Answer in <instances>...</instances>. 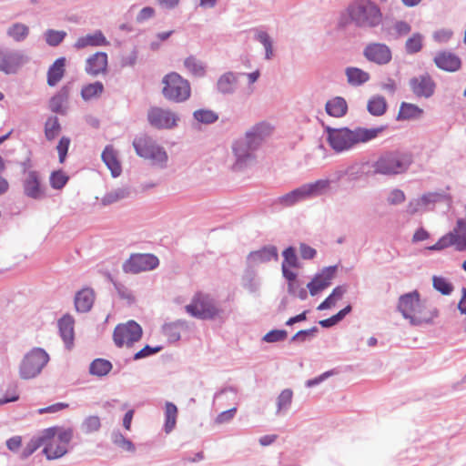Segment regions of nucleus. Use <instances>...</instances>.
<instances>
[{"mask_svg":"<svg viewBox=\"0 0 466 466\" xmlns=\"http://www.w3.org/2000/svg\"><path fill=\"white\" fill-rule=\"evenodd\" d=\"M107 45H109V42L107 41L103 32L101 30H96L91 34L78 37L74 44V48L76 50H81L88 46L100 47L106 46Z\"/></svg>","mask_w":466,"mask_h":466,"instance_id":"obj_25","label":"nucleus"},{"mask_svg":"<svg viewBox=\"0 0 466 466\" xmlns=\"http://www.w3.org/2000/svg\"><path fill=\"white\" fill-rule=\"evenodd\" d=\"M409 86L417 97L430 98L435 91V83L429 74H422L411 77Z\"/></svg>","mask_w":466,"mask_h":466,"instance_id":"obj_19","label":"nucleus"},{"mask_svg":"<svg viewBox=\"0 0 466 466\" xmlns=\"http://www.w3.org/2000/svg\"><path fill=\"white\" fill-rule=\"evenodd\" d=\"M325 110L333 117H342L347 114L348 104L341 96H335L326 103Z\"/></svg>","mask_w":466,"mask_h":466,"instance_id":"obj_35","label":"nucleus"},{"mask_svg":"<svg viewBox=\"0 0 466 466\" xmlns=\"http://www.w3.org/2000/svg\"><path fill=\"white\" fill-rule=\"evenodd\" d=\"M424 36L420 33H413L405 43V51L408 55L419 53L423 47Z\"/></svg>","mask_w":466,"mask_h":466,"instance_id":"obj_50","label":"nucleus"},{"mask_svg":"<svg viewBox=\"0 0 466 466\" xmlns=\"http://www.w3.org/2000/svg\"><path fill=\"white\" fill-rule=\"evenodd\" d=\"M451 246H454L458 251L466 250V226L462 220H457L452 231L442 236L434 245L428 247L427 249L439 251Z\"/></svg>","mask_w":466,"mask_h":466,"instance_id":"obj_12","label":"nucleus"},{"mask_svg":"<svg viewBox=\"0 0 466 466\" xmlns=\"http://www.w3.org/2000/svg\"><path fill=\"white\" fill-rule=\"evenodd\" d=\"M187 329L188 324L187 320L177 319L173 322L165 323L162 327V331L169 342H177L180 339L181 331L187 330Z\"/></svg>","mask_w":466,"mask_h":466,"instance_id":"obj_30","label":"nucleus"},{"mask_svg":"<svg viewBox=\"0 0 466 466\" xmlns=\"http://www.w3.org/2000/svg\"><path fill=\"white\" fill-rule=\"evenodd\" d=\"M274 127L268 121H259L244 133V137L258 148L272 135Z\"/></svg>","mask_w":466,"mask_h":466,"instance_id":"obj_18","label":"nucleus"},{"mask_svg":"<svg viewBox=\"0 0 466 466\" xmlns=\"http://www.w3.org/2000/svg\"><path fill=\"white\" fill-rule=\"evenodd\" d=\"M68 451V449L62 445L60 442H58L55 437L51 439L50 441H47V442L45 444V447L43 449V453L46 455V459L56 460L63 457L65 454H66Z\"/></svg>","mask_w":466,"mask_h":466,"instance_id":"obj_38","label":"nucleus"},{"mask_svg":"<svg viewBox=\"0 0 466 466\" xmlns=\"http://www.w3.org/2000/svg\"><path fill=\"white\" fill-rule=\"evenodd\" d=\"M434 63L440 69L448 72H456L461 66V58L449 51L438 53L434 57Z\"/></svg>","mask_w":466,"mask_h":466,"instance_id":"obj_26","label":"nucleus"},{"mask_svg":"<svg viewBox=\"0 0 466 466\" xmlns=\"http://www.w3.org/2000/svg\"><path fill=\"white\" fill-rule=\"evenodd\" d=\"M147 119L149 124L156 128L170 129L177 126L178 117L174 112L168 109L152 107L147 113Z\"/></svg>","mask_w":466,"mask_h":466,"instance_id":"obj_16","label":"nucleus"},{"mask_svg":"<svg viewBox=\"0 0 466 466\" xmlns=\"http://www.w3.org/2000/svg\"><path fill=\"white\" fill-rule=\"evenodd\" d=\"M130 195V190L127 187H117L112 189L105 194V196L101 199V203L103 206H108L122 199L128 198Z\"/></svg>","mask_w":466,"mask_h":466,"instance_id":"obj_43","label":"nucleus"},{"mask_svg":"<svg viewBox=\"0 0 466 466\" xmlns=\"http://www.w3.org/2000/svg\"><path fill=\"white\" fill-rule=\"evenodd\" d=\"M347 11L350 22L359 28H375L382 22V12L371 0H356L349 5Z\"/></svg>","mask_w":466,"mask_h":466,"instance_id":"obj_3","label":"nucleus"},{"mask_svg":"<svg viewBox=\"0 0 466 466\" xmlns=\"http://www.w3.org/2000/svg\"><path fill=\"white\" fill-rule=\"evenodd\" d=\"M337 269V265L322 268L307 285L310 295L316 296L319 292L328 288L331 284V280L335 278Z\"/></svg>","mask_w":466,"mask_h":466,"instance_id":"obj_21","label":"nucleus"},{"mask_svg":"<svg viewBox=\"0 0 466 466\" xmlns=\"http://www.w3.org/2000/svg\"><path fill=\"white\" fill-rule=\"evenodd\" d=\"M54 428L56 431L55 435V438L56 437V440L68 449V445L74 436V430L72 428Z\"/></svg>","mask_w":466,"mask_h":466,"instance_id":"obj_57","label":"nucleus"},{"mask_svg":"<svg viewBox=\"0 0 466 466\" xmlns=\"http://www.w3.org/2000/svg\"><path fill=\"white\" fill-rule=\"evenodd\" d=\"M159 264L157 257L153 254H132L122 266L127 274H138L143 271L155 269Z\"/></svg>","mask_w":466,"mask_h":466,"instance_id":"obj_14","label":"nucleus"},{"mask_svg":"<svg viewBox=\"0 0 466 466\" xmlns=\"http://www.w3.org/2000/svg\"><path fill=\"white\" fill-rule=\"evenodd\" d=\"M61 131V125L58 117L55 116H49L45 124V136L49 141L55 139Z\"/></svg>","mask_w":466,"mask_h":466,"instance_id":"obj_52","label":"nucleus"},{"mask_svg":"<svg viewBox=\"0 0 466 466\" xmlns=\"http://www.w3.org/2000/svg\"><path fill=\"white\" fill-rule=\"evenodd\" d=\"M412 163V156L408 152L399 150L388 151L381 154L371 164V175L395 176L408 170Z\"/></svg>","mask_w":466,"mask_h":466,"instance_id":"obj_4","label":"nucleus"},{"mask_svg":"<svg viewBox=\"0 0 466 466\" xmlns=\"http://www.w3.org/2000/svg\"><path fill=\"white\" fill-rule=\"evenodd\" d=\"M186 69L195 76L202 77L206 74V66L194 56H189L184 61Z\"/></svg>","mask_w":466,"mask_h":466,"instance_id":"obj_48","label":"nucleus"},{"mask_svg":"<svg viewBox=\"0 0 466 466\" xmlns=\"http://www.w3.org/2000/svg\"><path fill=\"white\" fill-rule=\"evenodd\" d=\"M397 310L405 319L409 320L411 326L431 323L432 319L437 317V310L435 309H427L417 290L401 295L398 300Z\"/></svg>","mask_w":466,"mask_h":466,"instance_id":"obj_2","label":"nucleus"},{"mask_svg":"<svg viewBox=\"0 0 466 466\" xmlns=\"http://www.w3.org/2000/svg\"><path fill=\"white\" fill-rule=\"evenodd\" d=\"M242 287L249 293H257L260 289V280L255 268L246 267L241 279Z\"/></svg>","mask_w":466,"mask_h":466,"instance_id":"obj_37","label":"nucleus"},{"mask_svg":"<svg viewBox=\"0 0 466 466\" xmlns=\"http://www.w3.org/2000/svg\"><path fill=\"white\" fill-rule=\"evenodd\" d=\"M362 175V168L360 165L354 164L348 167L345 170L340 171L339 173V178L343 177L344 176L348 177L350 181L358 180Z\"/></svg>","mask_w":466,"mask_h":466,"instance_id":"obj_61","label":"nucleus"},{"mask_svg":"<svg viewBox=\"0 0 466 466\" xmlns=\"http://www.w3.org/2000/svg\"><path fill=\"white\" fill-rule=\"evenodd\" d=\"M391 30L395 38L402 37L407 35L411 31V26L406 21L398 20L392 25Z\"/></svg>","mask_w":466,"mask_h":466,"instance_id":"obj_63","label":"nucleus"},{"mask_svg":"<svg viewBox=\"0 0 466 466\" xmlns=\"http://www.w3.org/2000/svg\"><path fill=\"white\" fill-rule=\"evenodd\" d=\"M194 118L206 125L213 124L218 119V115L210 109H198L193 113Z\"/></svg>","mask_w":466,"mask_h":466,"instance_id":"obj_55","label":"nucleus"},{"mask_svg":"<svg viewBox=\"0 0 466 466\" xmlns=\"http://www.w3.org/2000/svg\"><path fill=\"white\" fill-rule=\"evenodd\" d=\"M177 413V407L171 401H166L164 409L165 422L163 430L167 434L170 433L175 429Z\"/></svg>","mask_w":466,"mask_h":466,"instance_id":"obj_39","label":"nucleus"},{"mask_svg":"<svg viewBox=\"0 0 466 466\" xmlns=\"http://www.w3.org/2000/svg\"><path fill=\"white\" fill-rule=\"evenodd\" d=\"M30 61V57L20 49L0 46V72L5 75L16 74Z\"/></svg>","mask_w":466,"mask_h":466,"instance_id":"obj_10","label":"nucleus"},{"mask_svg":"<svg viewBox=\"0 0 466 466\" xmlns=\"http://www.w3.org/2000/svg\"><path fill=\"white\" fill-rule=\"evenodd\" d=\"M113 368L112 363L105 359H96L89 365V373L96 377L107 375Z\"/></svg>","mask_w":466,"mask_h":466,"instance_id":"obj_44","label":"nucleus"},{"mask_svg":"<svg viewBox=\"0 0 466 466\" xmlns=\"http://www.w3.org/2000/svg\"><path fill=\"white\" fill-rule=\"evenodd\" d=\"M101 428V420L98 416L90 415L86 417L80 424V430L85 434L97 432Z\"/></svg>","mask_w":466,"mask_h":466,"instance_id":"obj_53","label":"nucleus"},{"mask_svg":"<svg viewBox=\"0 0 466 466\" xmlns=\"http://www.w3.org/2000/svg\"><path fill=\"white\" fill-rule=\"evenodd\" d=\"M162 83L164 84L163 95L167 99L180 103L189 98L191 92L189 82L177 73L167 74Z\"/></svg>","mask_w":466,"mask_h":466,"instance_id":"obj_9","label":"nucleus"},{"mask_svg":"<svg viewBox=\"0 0 466 466\" xmlns=\"http://www.w3.org/2000/svg\"><path fill=\"white\" fill-rule=\"evenodd\" d=\"M386 99L381 96H371L367 104L369 113L375 116H380L386 113L387 110Z\"/></svg>","mask_w":466,"mask_h":466,"instance_id":"obj_46","label":"nucleus"},{"mask_svg":"<svg viewBox=\"0 0 466 466\" xmlns=\"http://www.w3.org/2000/svg\"><path fill=\"white\" fill-rule=\"evenodd\" d=\"M283 262L282 265H285L289 268H299V259L296 254V249L293 247H289L282 252Z\"/></svg>","mask_w":466,"mask_h":466,"instance_id":"obj_59","label":"nucleus"},{"mask_svg":"<svg viewBox=\"0 0 466 466\" xmlns=\"http://www.w3.org/2000/svg\"><path fill=\"white\" fill-rule=\"evenodd\" d=\"M43 35L49 46L56 47L65 40L67 34L64 30L47 29L44 32Z\"/></svg>","mask_w":466,"mask_h":466,"instance_id":"obj_51","label":"nucleus"},{"mask_svg":"<svg viewBox=\"0 0 466 466\" xmlns=\"http://www.w3.org/2000/svg\"><path fill=\"white\" fill-rule=\"evenodd\" d=\"M108 56L105 52H96L88 56L85 64V71L87 75L96 77L107 72Z\"/></svg>","mask_w":466,"mask_h":466,"instance_id":"obj_22","label":"nucleus"},{"mask_svg":"<svg viewBox=\"0 0 466 466\" xmlns=\"http://www.w3.org/2000/svg\"><path fill=\"white\" fill-rule=\"evenodd\" d=\"M292 399H293V391L290 389L283 390L277 397L276 415L279 416V415L286 414L291 406Z\"/></svg>","mask_w":466,"mask_h":466,"instance_id":"obj_45","label":"nucleus"},{"mask_svg":"<svg viewBox=\"0 0 466 466\" xmlns=\"http://www.w3.org/2000/svg\"><path fill=\"white\" fill-rule=\"evenodd\" d=\"M331 181L328 178L318 179L314 182L306 183L295 188L297 199L303 202L309 199L318 198L325 194L330 187Z\"/></svg>","mask_w":466,"mask_h":466,"instance_id":"obj_15","label":"nucleus"},{"mask_svg":"<svg viewBox=\"0 0 466 466\" xmlns=\"http://www.w3.org/2000/svg\"><path fill=\"white\" fill-rule=\"evenodd\" d=\"M387 128L388 126L386 125L372 128L357 127L355 129L327 127L326 132L331 148L337 153H341L354 148L360 143H368L377 138Z\"/></svg>","mask_w":466,"mask_h":466,"instance_id":"obj_1","label":"nucleus"},{"mask_svg":"<svg viewBox=\"0 0 466 466\" xmlns=\"http://www.w3.org/2000/svg\"><path fill=\"white\" fill-rule=\"evenodd\" d=\"M347 82L351 86H360L370 79L368 72L355 66H348L345 69Z\"/></svg>","mask_w":466,"mask_h":466,"instance_id":"obj_33","label":"nucleus"},{"mask_svg":"<svg viewBox=\"0 0 466 466\" xmlns=\"http://www.w3.org/2000/svg\"><path fill=\"white\" fill-rule=\"evenodd\" d=\"M55 428H47L42 431L38 436L33 437L23 449L20 458L25 460L30 457L38 448L45 446L47 441L53 439L56 435Z\"/></svg>","mask_w":466,"mask_h":466,"instance_id":"obj_23","label":"nucleus"},{"mask_svg":"<svg viewBox=\"0 0 466 466\" xmlns=\"http://www.w3.org/2000/svg\"><path fill=\"white\" fill-rule=\"evenodd\" d=\"M274 203L282 208H290L297 204H299V200L297 199V195L295 190H291L280 197H279Z\"/></svg>","mask_w":466,"mask_h":466,"instance_id":"obj_58","label":"nucleus"},{"mask_svg":"<svg viewBox=\"0 0 466 466\" xmlns=\"http://www.w3.org/2000/svg\"><path fill=\"white\" fill-rule=\"evenodd\" d=\"M186 312L198 319H214L220 315V309L218 301L209 294L196 293L189 304L185 306Z\"/></svg>","mask_w":466,"mask_h":466,"instance_id":"obj_6","label":"nucleus"},{"mask_svg":"<svg viewBox=\"0 0 466 466\" xmlns=\"http://www.w3.org/2000/svg\"><path fill=\"white\" fill-rule=\"evenodd\" d=\"M253 32L254 39L259 42L265 49V59H272L274 56L273 41L269 35L260 28H255Z\"/></svg>","mask_w":466,"mask_h":466,"instance_id":"obj_40","label":"nucleus"},{"mask_svg":"<svg viewBox=\"0 0 466 466\" xmlns=\"http://www.w3.org/2000/svg\"><path fill=\"white\" fill-rule=\"evenodd\" d=\"M66 58H57L48 68L47 71V84L50 86H55L63 78L65 75Z\"/></svg>","mask_w":466,"mask_h":466,"instance_id":"obj_34","label":"nucleus"},{"mask_svg":"<svg viewBox=\"0 0 466 466\" xmlns=\"http://www.w3.org/2000/svg\"><path fill=\"white\" fill-rule=\"evenodd\" d=\"M19 400L18 387L15 383L10 384L4 396L0 398V405H4L9 402H15Z\"/></svg>","mask_w":466,"mask_h":466,"instance_id":"obj_60","label":"nucleus"},{"mask_svg":"<svg viewBox=\"0 0 466 466\" xmlns=\"http://www.w3.org/2000/svg\"><path fill=\"white\" fill-rule=\"evenodd\" d=\"M24 166V177L22 178L23 192L25 196L35 200H41L46 198V187L35 170L26 171L25 163Z\"/></svg>","mask_w":466,"mask_h":466,"instance_id":"obj_13","label":"nucleus"},{"mask_svg":"<svg viewBox=\"0 0 466 466\" xmlns=\"http://www.w3.org/2000/svg\"><path fill=\"white\" fill-rule=\"evenodd\" d=\"M424 211L432 209L436 203L450 201L449 196L443 192H428L420 197Z\"/></svg>","mask_w":466,"mask_h":466,"instance_id":"obj_41","label":"nucleus"},{"mask_svg":"<svg viewBox=\"0 0 466 466\" xmlns=\"http://www.w3.org/2000/svg\"><path fill=\"white\" fill-rule=\"evenodd\" d=\"M5 35L15 43H22L28 38L30 27L22 22H15L6 27Z\"/></svg>","mask_w":466,"mask_h":466,"instance_id":"obj_31","label":"nucleus"},{"mask_svg":"<svg viewBox=\"0 0 466 466\" xmlns=\"http://www.w3.org/2000/svg\"><path fill=\"white\" fill-rule=\"evenodd\" d=\"M70 86H64L49 101V109L56 114L66 115L68 109Z\"/></svg>","mask_w":466,"mask_h":466,"instance_id":"obj_27","label":"nucleus"},{"mask_svg":"<svg viewBox=\"0 0 466 466\" xmlns=\"http://www.w3.org/2000/svg\"><path fill=\"white\" fill-rule=\"evenodd\" d=\"M423 109L418 106L402 102L400 106L397 119L398 120H418L423 116Z\"/></svg>","mask_w":466,"mask_h":466,"instance_id":"obj_36","label":"nucleus"},{"mask_svg":"<svg viewBox=\"0 0 466 466\" xmlns=\"http://www.w3.org/2000/svg\"><path fill=\"white\" fill-rule=\"evenodd\" d=\"M133 147L137 156L150 160L151 164L159 167H165L167 161V154L163 147L147 135H139L133 140Z\"/></svg>","mask_w":466,"mask_h":466,"instance_id":"obj_7","label":"nucleus"},{"mask_svg":"<svg viewBox=\"0 0 466 466\" xmlns=\"http://www.w3.org/2000/svg\"><path fill=\"white\" fill-rule=\"evenodd\" d=\"M68 181V177L61 170L54 171L50 176V185L55 189L63 188Z\"/></svg>","mask_w":466,"mask_h":466,"instance_id":"obj_62","label":"nucleus"},{"mask_svg":"<svg viewBox=\"0 0 466 466\" xmlns=\"http://www.w3.org/2000/svg\"><path fill=\"white\" fill-rule=\"evenodd\" d=\"M104 92V85L99 82H94L84 86L81 89V97L84 101L97 99Z\"/></svg>","mask_w":466,"mask_h":466,"instance_id":"obj_42","label":"nucleus"},{"mask_svg":"<svg viewBox=\"0 0 466 466\" xmlns=\"http://www.w3.org/2000/svg\"><path fill=\"white\" fill-rule=\"evenodd\" d=\"M347 292L346 286H338L336 287L331 294L326 298L324 301H322L317 308L318 310H325L330 309L332 306L336 304L338 300L342 299L344 294Z\"/></svg>","mask_w":466,"mask_h":466,"instance_id":"obj_49","label":"nucleus"},{"mask_svg":"<svg viewBox=\"0 0 466 466\" xmlns=\"http://www.w3.org/2000/svg\"><path fill=\"white\" fill-rule=\"evenodd\" d=\"M112 442L118 448L129 451L135 452L136 447L134 443L127 439L119 431H113L111 433Z\"/></svg>","mask_w":466,"mask_h":466,"instance_id":"obj_54","label":"nucleus"},{"mask_svg":"<svg viewBox=\"0 0 466 466\" xmlns=\"http://www.w3.org/2000/svg\"><path fill=\"white\" fill-rule=\"evenodd\" d=\"M279 251L274 245H266L258 250L251 251L246 258V265L256 268L261 264L268 263L272 260L278 261Z\"/></svg>","mask_w":466,"mask_h":466,"instance_id":"obj_17","label":"nucleus"},{"mask_svg":"<svg viewBox=\"0 0 466 466\" xmlns=\"http://www.w3.org/2000/svg\"><path fill=\"white\" fill-rule=\"evenodd\" d=\"M258 148L251 144L244 136L235 139L231 145V151L235 158L233 169L242 171L257 162V150Z\"/></svg>","mask_w":466,"mask_h":466,"instance_id":"obj_8","label":"nucleus"},{"mask_svg":"<svg viewBox=\"0 0 466 466\" xmlns=\"http://www.w3.org/2000/svg\"><path fill=\"white\" fill-rule=\"evenodd\" d=\"M240 76V73L225 72L218 78L216 84L217 91L224 96L233 95L238 88V77Z\"/></svg>","mask_w":466,"mask_h":466,"instance_id":"obj_24","label":"nucleus"},{"mask_svg":"<svg viewBox=\"0 0 466 466\" xmlns=\"http://www.w3.org/2000/svg\"><path fill=\"white\" fill-rule=\"evenodd\" d=\"M288 337V332L284 329H272L266 333L262 340L268 343L284 341Z\"/></svg>","mask_w":466,"mask_h":466,"instance_id":"obj_64","label":"nucleus"},{"mask_svg":"<svg viewBox=\"0 0 466 466\" xmlns=\"http://www.w3.org/2000/svg\"><path fill=\"white\" fill-rule=\"evenodd\" d=\"M143 329L135 320H128L116 326L113 333V340L116 347H132L134 343L142 338Z\"/></svg>","mask_w":466,"mask_h":466,"instance_id":"obj_11","label":"nucleus"},{"mask_svg":"<svg viewBox=\"0 0 466 466\" xmlns=\"http://www.w3.org/2000/svg\"><path fill=\"white\" fill-rule=\"evenodd\" d=\"M283 277L289 281L288 291L295 297H299L300 299H305L308 296V292L305 289H300L299 293L295 291V282L297 274L289 269V267L281 265Z\"/></svg>","mask_w":466,"mask_h":466,"instance_id":"obj_47","label":"nucleus"},{"mask_svg":"<svg viewBox=\"0 0 466 466\" xmlns=\"http://www.w3.org/2000/svg\"><path fill=\"white\" fill-rule=\"evenodd\" d=\"M432 284L433 288L442 295H450L453 289L452 284L443 277L433 276Z\"/></svg>","mask_w":466,"mask_h":466,"instance_id":"obj_56","label":"nucleus"},{"mask_svg":"<svg viewBox=\"0 0 466 466\" xmlns=\"http://www.w3.org/2000/svg\"><path fill=\"white\" fill-rule=\"evenodd\" d=\"M103 162L110 170L113 177H117L122 172L120 162L117 159L116 152L112 146H106L101 155Z\"/></svg>","mask_w":466,"mask_h":466,"instance_id":"obj_32","label":"nucleus"},{"mask_svg":"<svg viewBox=\"0 0 466 466\" xmlns=\"http://www.w3.org/2000/svg\"><path fill=\"white\" fill-rule=\"evenodd\" d=\"M49 354L40 347L28 350L18 364V376L21 380H29L37 378L48 364Z\"/></svg>","mask_w":466,"mask_h":466,"instance_id":"obj_5","label":"nucleus"},{"mask_svg":"<svg viewBox=\"0 0 466 466\" xmlns=\"http://www.w3.org/2000/svg\"><path fill=\"white\" fill-rule=\"evenodd\" d=\"M95 301V292L90 288H84L75 296V307L77 312H88Z\"/></svg>","mask_w":466,"mask_h":466,"instance_id":"obj_29","label":"nucleus"},{"mask_svg":"<svg viewBox=\"0 0 466 466\" xmlns=\"http://www.w3.org/2000/svg\"><path fill=\"white\" fill-rule=\"evenodd\" d=\"M365 58L380 66L387 65L392 58L390 47L381 43L369 44L363 50Z\"/></svg>","mask_w":466,"mask_h":466,"instance_id":"obj_20","label":"nucleus"},{"mask_svg":"<svg viewBox=\"0 0 466 466\" xmlns=\"http://www.w3.org/2000/svg\"><path fill=\"white\" fill-rule=\"evenodd\" d=\"M74 324L75 320L70 315H65L58 320V329L61 339L66 349L70 350L74 344Z\"/></svg>","mask_w":466,"mask_h":466,"instance_id":"obj_28","label":"nucleus"}]
</instances>
